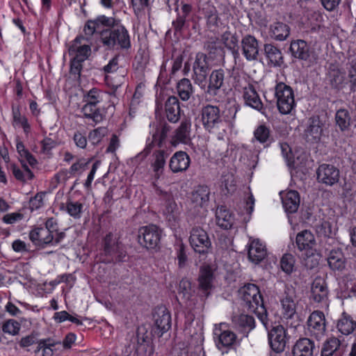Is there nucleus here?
<instances>
[{"mask_svg": "<svg viewBox=\"0 0 356 356\" xmlns=\"http://www.w3.org/2000/svg\"><path fill=\"white\" fill-rule=\"evenodd\" d=\"M295 258L291 254H284L280 261L282 270L286 274H291L293 270Z\"/></svg>", "mask_w": 356, "mask_h": 356, "instance_id": "nucleus-55", "label": "nucleus"}, {"mask_svg": "<svg viewBox=\"0 0 356 356\" xmlns=\"http://www.w3.org/2000/svg\"><path fill=\"white\" fill-rule=\"evenodd\" d=\"M138 342L136 352L138 355L144 356H151L154 353V348L150 339L144 335L140 336L139 332L137 334Z\"/></svg>", "mask_w": 356, "mask_h": 356, "instance_id": "nucleus-49", "label": "nucleus"}, {"mask_svg": "<svg viewBox=\"0 0 356 356\" xmlns=\"http://www.w3.org/2000/svg\"><path fill=\"white\" fill-rule=\"evenodd\" d=\"M316 231L319 236L323 237L321 241V247L323 245H334L337 243L336 240L331 236L332 231V225L330 222L325 220L321 222L316 226Z\"/></svg>", "mask_w": 356, "mask_h": 356, "instance_id": "nucleus-43", "label": "nucleus"}, {"mask_svg": "<svg viewBox=\"0 0 356 356\" xmlns=\"http://www.w3.org/2000/svg\"><path fill=\"white\" fill-rule=\"evenodd\" d=\"M337 328L341 334H350L356 328V321L350 315L343 312L341 318L338 321Z\"/></svg>", "mask_w": 356, "mask_h": 356, "instance_id": "nucleus-47", "label": "nucleus"}, {"mask_svg": "<svg viewBox=\"0 0 356 356\" xmlns=\"http://www.w3.org/2000/svg\"><path fill=\"white\" fill-rule=\"evenodd\" d=\"M296 243L300 251L312 250L316 244V240L314 234L310 231L305 229L297 234Z\"/></svg>", "mask_w": 356, "mask_h": 356, "instance_id": "nucleus-44", "label": "nucleus"}, {"mask_svg": "<svg viewBox=\"0 0 356 356\" xmlns=\"http://www.w3.org/2000/svg\"><path fill=\"white\" fill-rule=\"evenodd\" d=\"M254 140L263 145L264 147H268L275 142L273 135L270 128L264 124L259 125L254 131L252 142Z\"/></svg>", "mask_w": 356, "mask_h": 356, "instance_id": "nucleus-36", "label": "nucleus"}, {"mask_svg": "<svg viewBox=\"0 0 356 356\" xmlns=\"http://www.w3.org/2000/svg\"><path fill=\"white\" fill-rule=\"evenodd\" d=\"M177 258L178 260V265L180 268L185 266L187 261V255L185 251V247L183 244H180L177 250Z\"/></svg>", "mask_w": 356, "mask_h": 356, "instance_id": "nucleus-64", "label": "nucleus"}, {"mask_svg": "<svg viewBox=\"0 0 356 356\" xmlns=\"http://www.w3.org/2000/svg\"><path fill=\"white\" fill-rule=\"evenodd\" d=\"M204 17L207 19L208 23L212 25H217L218 24V12L213 6L207 5L202 9Z\"/></svg>", "mask_w": 356, "mask_h": 356, "instance_id": "nucleus-56", "label": "nucleus"}, {"mask_svg": "<svg viewBox=\"0 0 356 356\" xmlns=\"http://www.w3.org/2000/svg\"><path fill=\"white\" fill-rule=\"evenodd\" d=\"M212 61L205 53L198 52L196 54L195 59L193 65V79L195 83L202 85L206 80L212 65Z\"/></svg>", "mask_w": 356, "mask_h": 356, "instance_id": "nucleus-11", "label": "nucleus"}, {"mask_svg": "<svg viewBox=\"0 0 356 356\" xmlns=\"http://www.w3.org/2000/svg\"><path fill=\"white\" fill-rule=\"evenodd\" d=\"M172 25L175 31V34H181L184 29L188 27L186 17L181 16L180 13H177V18L172 22Z\"/></svg>", "mask_w": 356, "mask_h": 356, "instance_id": "nucleus-59", "label": "nucleus"}, {"mask_svg": "<svg viewBox=\"0 0 356 356\" xmlns=\"http://www.w3.org/2000/svg\"><path fill=\"white\" fill-rule=\"evenodd\" d=\"M341 341L337 337L327 338L323 343L321 356H342Z\"/></svg>", "mask_w": 356, "mask_h": 356, "instance_id": "nucleus-37", "label": "nucleus"}, {"mask_svg": "<svg viewBox=\"0 0 356 356\" xmlns=\"http://www.w3.org/2000/svg\"><path fill=\"white\" fill-rule=\"evenodd\" d=\"M241 298L249 312L258 315L264 321L263 314H266V309L264 305V300L259 287L254 284H245L241 289Z\"/></svg>", "mask_w": 356, "mask_h": 356, "instance_id": "nucleus-4", "label": "nucleus"}, {"mask_svg": "<svg viewBox=\"0 0 356 356\" xmlns=\"http://www.w3.org/2000/svg\"><path fill=\"white\" fill-rule=\"evenodd\" d=\"M282 195V202L285 211L293 213L298 211L300 206V195L296 191H289Z\"/></svg>", "mask_w": 356, "mask_h": 356, "instance_id": "nucleus-38", "label": "nucleus"}, {"mask_svg": "<svg viewBox=\"0 0 356 356\" xmlns=\"http://www.w3.org/2000/svg\"><path fill=\"white\" fill-rule=\"evenodd\" d=\"M83 41L82 37H76L68 49L70 55L74 56L73 58L81 61L86 60L91 52V44L83 43Z\"/></svg>", "mask_w": 356, "mask_h": 356, "instance_id": "nucleus-24", "label": "nucleus"}, {"mask_svg": "<svg viewBox=\"0 0 356 356\" xmlns=\"http://www.w3.org/2000/svg\"><path fill=\"white\" fill-rule=\"evenodd\" d=\"M170 126L164 122H160L159 124H156V130L152 134V138L147 140V145L143 152L139 153L134 158L136 162L142 161L146 156L149 154L151 149L154 145H157L161 148L163 146V143L167 138L168 132L170 131Z\"/></svg>", "mask_w": 356, "mask_h": 356, "instance_id": "nucleus-9", "label": "nucleus"}, {"mask_svg": "<svg viewBox=\"0 0 356 356\" xmlns=\"http://www.w3.org/2000/svg\"><path fill=\"white\" fill-rule=\"evenodd\" d=\"M177 93L183 101L189 99L193 93V86L188 79H181L177 85Z\"/></svg>", "mask_w": 356, "mask_h": 356, "instance_id": "nucleus-50", "label": "nucleus"}, {"mask_svg": "<svg viewBox=\"0 0 356 356\" xmlns=\"http://www.w3.org/2000/svg\"><path fill=\"white\" fill-rule=\"evenodd\" d=\"M191 163V159L186 152L178 151L170 159L169 168L174 173L186 171Z\"/></svg>", "mask_w": 356, "mask_h": 356, "instance_id": "nucleus-29", "label": "nucleus"}, {"mask_svg": "<svg viewBox=\"0 0 356 356\" xmlns=\"http://www.w3.org/2000/svg\"><path fill=\"white\" fill-rule=\"evenodd\" d=\"M190 244L195 252L206 254L211 249V242L207 233L200 227H195L191 231Z\"/></svg>", "mask_w": 356, "mask_h": 356, "instance_id": "nucleus-12", "label": "nucleus"}, {"mask_svg": "<svg viewBox=\"0 0 356 356\" xmlns=\"http://www.w3.org/2000/svg\"><path fill=\"white\" fill-rule=\"evenodd\" d=\"M99 250L100 260L103 263L116 264L127 261V252L125 245L111 232L103 238Z\"/></svg>", "mask_w": 356, "mask_h": 356, "instance_id": "nucleus-2", "label": "nucleus"}, {"mask_svg": "<svg viewBox=\"0 0 356 356\" xmlns=\"http://www.w3.org/2000/svg\"><path fill=\"white\" fill-rule=\"evenodd\" d=\"M232 322L235 329L245 337H248V333L255 327V320L252 316L241 314L234 316Z\"/></svg>", "mask_w": 356, "mask_h": 356, "instance_id": "nucleus-30", "label": "nucleus"}, {"mask_svg": "<svg viewBox=\"0 0 356 356\" xmlns=\"http://www.w3.org/2000/svg\"><path fill=\"white\" fill-rule=\"evenodd\" d=\"M54 319L57 323H62L66 320H68L71 321L73 323H75L76 325H82L81 321L78 319L77 318L71 316L66 311H61L56 312L54 315Z\"/></svg>", "mask_w": 356, "mask_h": 356, "instance_id": "nucleus-57", "label": "nucleus"}, {"mask_svg": "<svg viewBox=\"0 0 356 356\" xmlns=\"http://www.w3.org/2000/svg\"><path fill=\"white\" fill-rule=\"evenodd\" d=\"M308 330L310 336L314 337L318 341L324 336L325 328V319L323 312H313L307 320Z\"/></svg>", "mask_w": 356, "mask_h": 356, "instance_id": "nucleus-19", "label": "nucleus"}, {"mask_svg": "<svg viewBox=\"0 0 356 356\" xmlns=\"http://www.w3.org/2000/svg\"><path fill=\"white\" fill-rule=\"evenodd\" d=\"M201 121L206 131L210 134L216 133L223 126L219 107L211 104L203 106L201 110Z\"/></svg>", "mask_w": 356, "mask_h": 356, "instance_id": "nucleus-8", "label": "nucleus"}, {"mask_svg": "<svg viewBox=\"0 0 356 356\" xmlns=\"http://www.w3.org/2000/svg\"><path fill=\"white\" fill-rule=\"evenodd\" d=\"M243 97L245 105L259 111L263 108V104L253 85L248 84L244 88Z\"/></svg>", "mask_w": 356, "mask_h": 356, "instance_id": "nucleus-35", "label": "nucleus"}, {"mask_svg": "<svg viewBox=\"0 0 356 356\" xmlns=\"http://www.w3.org/2000/svg\"><path fill=\"white\" fill-rule=\"evenodd\" d=\"M270 346L273 351L280 353L284 350L286 346V330L281 325L273 327L268 332Z\"/></svg>", "mask_w": 356, "mask_h": 356, "instance_id": "nucleus-21", "label": "nucleus"}, {"mask_svg": "<svg viewBox=\"0 0 356 356\" xmlns=\"http://www.w3.org/2000/svg\"><path fill=\"white\" fill-rule=\"evenodd\" d=\"M204 49L207 51V57L213 60L220 53L224 52V48L219 44L218 38L211 37L204 43Z\"/></svg>", "mask_w": 356, "mask_h": 356, "instance_id": "nucleus-48", "label": "nucleus"}, {"mask_svg": "<svg viewBox=\"0 0 356 356\" xmlns=\"http://www.w3.org/2000/svg\"><path fill=\"white\" fill-rule=\"evenodd\" d=\"M314 342L308 338H301L296 341L292 350L293 356H312Z\"/></svg>", "mask_w": 356, "mask_h": 356, "instance_id": "nucleus-42", "label": "nucleus"}, {"mask_svg": "<svg viewBox=\"0 0 356 356\" xmlns=\"http://www.w3.org/2000/svg\"><path fill=\"white\" fill-rule=\"evenodd\" d=\"M296 290L291 285L285 284L282 293L279 297L283 318L291 327L296 328L299 325V316L296 312L297 303Z\"/></svg>", "mask_w": 356, "mask_h": 356, "instance_id": "nucleus-5", "label": "nucleus"}, {"mask_svg": "<svg viewBox=\"0 0 356 356\" xmlns=\"http://www.w3.org/2000/svg\"><path fill=\"white\" fill-rule=\"evenodd\" d=\"M210 189L204 185L195 188L190 195V203L194 209L206 207L209 202Z\"/></svg>", "mask_w": 356, "mask_h": 356, "instance_id": "nucleus-23", "label": "nucleus"}, {"mask_svg": "<svg viewBox=\"0 0 356 356\" xmlns=\"http://www.w3.org/2000/svg\"><path fill=\"white\" fill-rule=\"evenodd\" d=\"M323 127L324 122L318 115L310 118L307 128L304 131L305 140L311 144L318 143L323 135Z\"/></svg>", "mask_w": 356, "mask_h": 356, "instance_id": "nucleus-18", "label": "nucleus"}, {"mask_svg": "<svg viewBox=\"0 0 356 356\" xmlns=\"http://www.w3.org/2000/svg\"><path fill=\"white\" fill-rule=\"evenodd\" d=\"M221 41L227 49L238 45V36L229 31H226L221 35Z\"/></svg>", "mask_w": 356, "mask_h": 356, "instance_id": "nucleus-54", "label": "nucleus"}, {"mask_svg": "<svg viewBox=\"0 0 356 356\" xmlns=\"http://www.w3.org/2000/svg\"><path fill=\"white\" fill-rule=\"evenodd\" d=\"M195 291L192 289V284L189 280L182 278L179 284L178 293L181 296L185 305L191 309L196 305L197 297L194 295Z\"/></svg>", "mask_w": 356, "mask_h": 356, "instance_id": "nucleus-27", "label": "nucleus"}, {"mask_svg": "<svg viewBox=\"0 0 356 356\" xmlns=\"http://www.w3.org/2000/svg\"><path fill=\"white\" fill-rule=\"evenodd\" d=\"M162 229L156 225L143 226L138 229L139 244L149 250L157 251L160 248Z\"/></svg>", "mask_w": 356, "mask_h": 356, "instance_id": "nucleus-6", "label": "nucleus"}, {"mask_svg": "<svg viewBox=\"0 0 356 356\" xmlns=\"http://www.w3.org/2000/svg\"><path fill=\"white\" fill-rule=\"evenodd\" d=\"M105 133V129L99 127L91 131L88 135V138L92 141V143H98L104 136Z\"/></svg>", "mask_w": 356, "mask_h": 356, "instance_id": "nucleus-62", "label": "nucleus"}, {"mask_svg": "<svg viewBox=\"0 0 356 356\" xmlns=\"http://www.w3.org/2000/svg\"><path fill=\"white\" fill-rule=\"evenodd\" d=\"M80 60L72 58L70 61V74L74 75L76 78H79L83 67L82 63Z\"/></svg>", "mask_w": 356, "mask_h": 356, "instance_id": "nucleus-61", "label": "nucleus"}, {"mask_svg": "<svg viewBox=\"0 0 356 356\" xmlns=\"http://www.w3.org/2000/svg\"><path fill=\"white\" fill-rule=\"evenodd\" d=\"M222 326L226 327L225 324H220L219 327H216L213 334L217 348L224 354L227 353L228 349L233 348L237 341L236 334L231 330H222Z\"/></svg>", "mask_w": 356, "mask_h": 356, "instance_id": "nucleus-15", "label": "nucleus"}, {"mask_svg": "<svg viewBox=\"0 0 356 356\" xmlns=\"http://www.w3.org/2000/svg\"><path fill=\"white\" fill-rule=\"evenodd\" d=\"M83 205L79 202H74L68 200L66 202L65 210L67 213L75 219H79L81 216Z\"/></svg>", "mask_w": 356, "mask_h": 356, "instance_id": "nucleus-51", "label": "nucleus"}, {"mask_svg": "<svg viewBox=\"0 0 356 356\" xmlns=\"http://www.w3.org/2000/svg\"><path fill=\"white\" fill-rule=\"evenodd\" d=\"M191 122L188 119H184L175 129L172 136V144L179 143L188 145L191 141Z\"/></svg>", "mask_w": 356, "mask_h": 356, "instance_id": "nucleus-25", "label": "nucleus"}, {"mask_svg": "<svg viewBox=\"0 0 356 356\" xmlns=\"http://www.w3.org/2000/svg\"><path fill=\"white\" fill-rule=\"evenodd\" d=\"M19 329L20 325L13 319L6 321L2 325V331L11 335L18 334Z\"/></svg>", "mask_w": 356, "mask_h": 356, "instance_id": "nucleus-58", "label": "nucleus"}, {"mask_svg": "<svg viewBox=\"0 0 356 356\" xmlns=\"http://www.w3.org/2000/svg\"><path fill=\"white\" fill-rule=\"evenodd\" d=\"M316 179L321 184L332 186L339 181L340 170L332 164H321L316 170Z\"/></svg>", "mask_w": 356, "mask_h": 356, "instance_id": "nucleus-16", "label": "nucleus"}, {"mask_svg": "<svg viewBox=\"0 0 356 356\" xmlns=\"http://www.w3.org/2000/svg\"><path fill=\"white\" fill-rule=\"evenodd\" d=\"M327 257L330 268L334 271L341 272L345 270L347 259L343 248L337 243L334 245H327L322 247Z\"/></svg>", "mask_w": 356, "mask_h": 356, "instance_id": "nucleus-10", "label": "nucleus"}, {"mask_svg": "<svg viewBox=\"0 0 356 356\" xmlns=\"http://www.w3.org/2000/svg\"><path fill=\"white\" fill-rule=\"evenodd\" d=\"M217 225L224 229H229L232 227L234 218L225 206L218 207L216 211Z\"/></svg>", "mask_w": 356, "mask_h": 356, "instance_id": "nucleus-41", "label": "nucleus"}, {"mask_svg": "<svg viewBox=\"0 0 356 356\" xmlns=\"http://www.w3.org/2000/svg\"><path fill=\"white\" fill-rule=\"evenodd\" d=\"M165 108L168 121L172 123L177 122L180 118V106L177 97H169L165 102Z\"/></svg>", "mask_w": 356, "mask_h": 356, "instance_id": "nucleus-40", "label": "nucleus"}, {"mask_svg": "<svg viewBox=\"0 0 356 356\" xmlns=\"http://www.w3.org/2000/svg\"><path fill=\"white\" fill-rule=\"evenodd\" d=\"M347 78L348 86L351 92L356 91V60H353L347 64Z\"/></svg>", "mask_w": 356, "mask_h": 356, "instance_id": "nucleus-52", "label": "nucleus"}, {"mask_svg": "<svg viewBox=\"0 0 356 356\" xmlns=\"http://www.w3.org/2000/svg\"><path fill=\"white\" fill-rule=\"evenodd\" d=\"M270 37L276 41H284L290 35V27L285 23L275 22L270 25Z\"/></svg>", "mask_w": 356, "mask_h": 356, "instance_id": "nucleus-39", "label": "nucleus"}, {"mask_svg": "<svg viewBox=\"0 0 356 356\" xmlns=\"http://www.w3.org/2000/svg\"><path fill=\"white\" fill-rule=\"evenodd\" d=\"M242 53L248 60H256L258 58L259 42L250 34L245 35L241 42Z\"/></svg>", "mask_w": 356, "mask_h": 356, "instance_id": "nucleus-22", "label": "nucleus"}, {"mask_svg": "<svg viewBox=\"0 0 356 356\" xmlns=\"http://www.w3.org/2000/svg\"><path fill=\"white\" fill-rule=\"evenodd\" d=\"M213 272L209 265L200 267L198 277V296L202 300L208 298L213 287Z\"/></svg>", "mask_w": 356, "mask_h": 356, "instance_id": "nucleus-17", "label": "nucleus"}, {"mask_svg": "<svg viewBox=\"0 0 356 356\" xmlns=\"http://www.w3.org/2000/svg\"><path fill=\"white\" fill-rule=\"evenodd\" d=\"M105 15H99L94 19H88L83 26V35H78L82 37L83 40L87 42L92 44V35L98 33L99 39H101L102 31L104 29V19H107Z\"/></svg>", "mask_w": 356, "mask_h": 356, "instance_id": "nucleus-20", "label": "nucleus"}, {"mask_svg": "<svg viewBox=\"0 0 356 356\" xmlns=\"http://www.w3.org/2000/svg\"><path fill=\"white\" fill-rule=\"evenodd\" d=\"M104 29L100 41L108 49L127 50L131 47L130 36L120 20L108 17L104 19Z\"/></svg>", "mask_w": 356, "mask_h": 356, "instance_id": "nucleus-1", "label": "nucleus"}, {"mask_svg": "<svg viewBox=\"0 0 356 356\" xmlns=\"http://www.w3.org/2000/svg\"><path fill=\"white\" fill-rule=\"evenodd\" d=\"M168 156L169 154L165 149H159L153 152L150 165L155 179H159L163 175Z\"/></svg>", "mask_w": 356, "mask_h": 356, "instance_id": "nucleus-28", "label": "nucleus"}, {"mask_svg": "<svg viewBox=\"0 0 356 356\" xmlns=\"http://www.w3.org/2000/svg\"><path fill=\"white\" fill-rule=\"evenodd\" d=\"M29 239L36 246L44 248L53 243L54 234L43 227H35L29 232Z\"/></svg>", "mask_w": 356, "mask_h": 356, "instance_id": "nucleus-26", "label": "nucleus"}, {"mask_svg": "<svg viewBox=\"0 0 356 356\" xmlns=\"http://www.w3.org/2000/svg\"><path fill=\"white\" fill-rule=\"evenodd\" d=\"M177 209V204L173 200L172 197L165 200V213L167 215L168 220H175L176 217L174 214L175 209Z\"/></svg>", "mask_w": 356, "mask_h": 356, "instance_id": "nucleus-60", "label": "nucleus"}, {"mask_svg": "<svg viewBox=\"0 0 356 356\" xmlns=\"http://www.w3.org/2000/svg\"><path fill=\"white\" fill-rule=\"evenodd\" d=\"M264 51L268 65L281 67L284 64V57L281 50L273 43L265 44Z\"/></svg>", "mask_w": 356, "mask_h": 356, "instance_id": "nucleus-32", "label": "nucleus"}, {"mask_svg": "<svg viewBox=\"0 0 356 356\" xmlns=\"http://www.w3.org/2000/svg\"><path fill=\"white\" fill-rule=\"evenodd\" d=\"M225 71L222 69L213 70L209 78L208 91L216 94V92L223 86Z\"/></svg>", "mask_w": 356, "mask_h": 356, "instance_id": "nucleus-45", "label": "nucleus"}, {"mask_svg": "<svg viewBox=\"0 0 356 356\" xmlns=\"http://www.w3.org/2000/svg\"><path fill=\"white\" fill-rule=\"evenodd\" d=\"M154 327L152 332L154 335L161 337L171 327V315L164 306L157 307L153 314Z\"/></svg>", "mask_w": 356, "mask_h": 356, "instance_id": "nucleus-14", "label": "nucleus"}, {"mask_svg": "<svg viewBox=\"0 0 356 356\" xmlns=\"http://www.w3.org/2000/svg\"><path fill=\"white\" fill-rule=\"evenodd\" d=\"M327 84L333 90L340 91L348 85L346 72L337 63H330L326 73Z\"/></svg>", "mask_w": 356, "mask_h": 356, "instance_id": "nucleus-13", "label": "nucleus"}, {"mask_svg": "<svg viewBox=\"0 0 356 356\" xmlns=\"http://www.w3.org/2000/svg\"><path fill=\"white\" fill-rule=\"evenodd\" d=\"M240 110V106L236 102L229 103L226 106L223 111V121L232 122L236 118L238 111Z\"/></svg>", "mask_w": 356, "mask_h": 356, "instance_id": "nucleus-53", "label": "nucleus"}, {"mask_svg": "<svg viewBox=\"0 0 356 356\" xmlns=\"http://www.w3.org/2000/svg\"><path fill=\"white\" fill-rule=\"evenodd\" d=\"M277 106L280 113L286 115L291 112L296 106L293 90L283 82L277 83L275 88Z\"/></svg>", "mask_w": 356, "mask_h": 356, "instance_id": "nucleus-7", "label": "nucleus"}, {"mask_svg": "<svg viewBox=\"0 0 356 356\" xmlns=\"http://www.w3.org/2000/svg\"><path fill=\"white\" fill-rule=\"evenodd\" d=\"M24 218V215L19 212L6 214L2 220L6 224H14Z\"/></svg>", "mask_w": 356, "mask_h": 356, "instance_id": "nucleus-63", "label": "nucleus"}, {"mask_svg": "<svg viewBox=\"0 0 356 356\" xmlns=\"http://www.w3.org/2000/svg\"><path fill=\"white\" fill-rule=\"evenodd\" d=\"M267 251L266 247L259 239H254L250 244L248 248V258L254 264H259L266 257Z\"/></svg>", "mask_w": 356, "mask_h": 356, "instance_id": "nucleus-33", "label": "nucleus"}, {"mask_svg": "<svg viewBox=\"0 0 356 356\" xmlns=\"http://www.w3.org/2000/svg\"><path fill=\"white\" fill-rule=\"evenodd\" d=\"M101 95V91L93 88L83 97L86 104L82 107L81 112L86 118L90 119L95 123H99L105 119L107 110L111 111L114 110V106L111 104L106 108L98 106V104L102 100Z\"/></svg>", "mask_w": 356, "mask_h": 356, "instance_id": "nucleus-3", "label": "nucleus"}, {"mask_svg": "<svg viewBox=\"0 0 356 356\" xmlns=\"http://www.w3.org/2000/svg\"><path fill=\"white\" fill-rule=\"evenodd\" d=\"M289 51L295 58L307 60L310 56L308 44L303 40H296L291 42Z\"/></svg>", "mask_w": 356, "mask_h": 356, "instance_id": "nucleus-34", "label": "nucleus"}, {"mask_svg": "<svg viewBox=\"0 0 356 356\" xmlns=\"http://www.w3.org/2000/svg\"><path fill=\"white\" fill-rule=\"evenodd\" d=\"M328 290L324 280L316 277L312 282L310 298L314 302H326L327 300Z\"/></svg>", "mask_w": 356, "mask_h": 356, "instance_id": "nucleus-31", "label": "nucleus"}, {"mask_svg": "<svg viewBox=\"0 0 356 356\" xmlns=\"http://www.w3.org/2000/svg\"><path fill=\"white\" fill-rule=\"evenodd\" d=\"M335 121L341 131L346 132L350 129L351 117L347 109H339L335 114Z\"/></svg>", "mask_w": 356, "mask_h": 356, "instance_id": "nucleus-46", "label": "nucleus"}]
</instances>
